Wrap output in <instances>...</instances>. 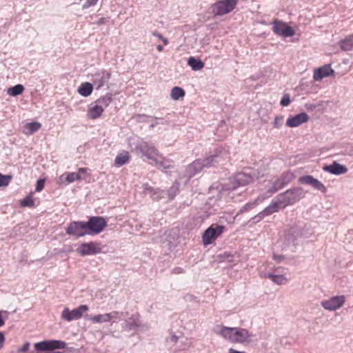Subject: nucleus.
Segmentation results:
<instances>
[{"mask_svg": "<svg viewBox=\"0 0 353 353\" xmlns=\"http://www.w3.org/2000/svg\"><path fill=\"white\" fill-rule=\"evenodd\" d=\"M222 159L223 157L221 155V152H220L219 154H215L203 159H196L187 166L185 175L189 179L192 178L198 172H201L203 168L214 166L219 163Z\"/></svg>", "mask_w": 353, "mask_h": 353, "instance_id": "1", "label": "nucleus"}, {"mask_svg": "<svg viewBox=\"0 0 353 353\" xmlns=\"http://www.w3.org/2000/svg\"><path fill=\"white\" fill-rule=\"evenodd\" d=\"M305 192L303 188L296 187L286 190L285 192L276 196L279 203L285 208L286 206L293 205L305 196Z\"/></svg>", "mask_w": 353, "mask_h": 353, "instance_id": "2", "label": "nucleus"}, {"mask_svg": "<svg viewBox=\"0 0 353 353\" xmlns=\"http://www.w3.org/2000/svg\"><path fill=\"white\" fill-rule=\"evenodd\" d=\"M254 176V172H239L230 179L228 189L234 190L238 187L247 185L253 181Z\"/></svg>", "mask_w": 353, "mask_h": 353, "instance_id": "3", "label": "nucleus"}, {"mask_svg": "<svg viewBox=\"0 0 353 353\" xmlns=\"http://www.w3.org/2000/svg\"><path fill=\"white\" fill-rule=\"evenodd\" d=\"M239 0L219 1L212 6V12L222 16L231 12L236 7Z\"/></svg>", "mask_w": 353, "mask_h": 353, "instance_id": "4", "label": "nucleus"}, {"mask_svg": "<svg viewBox=\"0 0 353 353\" xmlns=\"http://www.w3.org/2000/svg\"><path fill=\"white\" fill-rule=\"evenodd\" d=\"M85 223L88 235L98 234L107 226V222L102 216H92Z\"/></svg>", "mask_w": 353, "mask_h": 353, "instance_id": "5", "label": "nucleus"}, {"mask_svg": "<svg viewBox=\"0 0 353 353\" xmlns=\"http://www.w3.org/2000/svg\"><path fill=\"white\" fill-rule=\"evenodd\" d=\"M88 307L86 305H81L77 308L70 310L68 307H65L61 312V319L66 321H72L79 319L82 317L83 314L88 311Z\"/></svg>", "mask_w": 353, "mask_h": 353, "instance_id": "6", "label": "nucleus"}, {"mask_svg": "<svg viewBox=\"0 0 353 353\" xmlns=\"http://www.w3.org/2000/svg\"><path fill=\"white\" fill-rule=\"evenodd\" d=\"M294 179V174L292 172H285L282 175L272 181V186L268 192L271 194L275 193L285 185L290 183Z\"/></svg>", "mask_w": 353, "mask_h": 353, "instance_id": "7", "label": "nucleus"}, {"mask_svg": "<svg viewBox=\"0 0 353 353\" xmlns=\"http://www.w3.org/2000/svg\"><path fill=\"white\" fill-rule=\"evenodd\" d=\"M142 327L139 314H134L125 321L122 325V330L130 333L131 335H134Z\"/></svg>", "mask_w": 353, "mask_h": 353, "instance_id": "8", "label": "nucleus"}, {"mask_svg": "<svg viewBox=\"0 0 353 353\" xmlns=\"http://www.w3.org/2000/svg\"><path fill=\"white\" fill-rule=\"evenodd\" d=\"M67 234L74 236L77 238L88 235L86 223L85 221H72L65 230Z\"/></svg>", "mask_w": 353, "mask_h": 353, "instance_id": "9", "label": "nucleus"}, {"mask_svg": "<svg viewBox=\"0 0 353 353\" xmlns=\"http://www.w3.org/2000/svg\"><path fill=\"white\" fill-rule=\"evenodd\" d=\"M346 297L344 295L334 296L321 302V306L326 310L335 311L340 309L345 303Z\"/></svg>", "mask_w": 353, "mask_h": 353, "instance_id": "10", "label": "nucleus"}, {"mask_svg": "<svg viewBox=\"0 0 353 353\" xmlns=\"http://www.w3.org/2000/svg\"><path fill=\"white\" fill-rule=\"evenodd\" d=\"M225 227L223 225H211L205 230L202 236L204 245H210L223 232Z\"/></svg>", "mask_w": 353, "mask_h": 353, "instance_id": "11", "label": "nucleus"}, {"mask_svg": "<svg viewBox=\"0 0 353 353\" xmlns=\"http://www.w3.org/2000/svg\"><path fill=\"white\" fill-rule=\"evenodd\" d=\"M77 252L81 256L99 254L101 252V243L95 241L83 243L77 249Z\"/></svg>", "mask_w": 353, "mask_h": 353, "instance_id": "12", "label": "nucleus"}, {"mask_svg": "<svg viewBox=\"0 0 353 353\" xmlns=\"http://www.w3.org/2000/svg\"><path fill=\"white\" fill-rule=\"evenodd\" d=\"M136 149L148 159L154 161L155 165L158 164L159 153L154 145L148 143H143L137 145Z\"/></svg>", "mask_w": 353, "mask_h": 353, "instance_id": "13", "label": "nucleus"}, {"mask_svg": "<svg viewBox=\"0 0 353 353\" xmlns=\"http://www.w3.org/2000/svg\"><path fill=\"white\" fill-rule=\"evenodd\" d=\"M281 209H283L281 204L279 203V201L276 199L275 201H272L270 205L267 206L261 212L257 214L256 216L252 218L254 223H256L261 221L265 216H269L274 212H276Z\"/></svg>", "mask_w": 353, "mask_h": 353, "instance_id": "14", "label": "nucleus"}, {"mask_svg": "<svg viewBox=\"0 0 353 353\" xmlns=\"http://www.w3.org/2000/svg\"><path fill=\"white\" fill-rule=\"evenodd\" d=\"M254 336V334H253L252 332H250L246 329L235 327L233 343H250L253 341V338Z\"/></svg>", "mask_w": 353, "mask_h": 353, "instance_id": "15", "label": "nucleus"}, {"mask_svg": "<svg viewBox=\"0 0 353 353\" xmlns=\"http://www.w3.org/2000/svg\"><path fill=\"white\" fill-rule=\"evenodd\" d=\"M92 76L93 84L97 86V89H99L108 82L111 77V73L105 70H100L97 71Z\"/></svg>", "mask_w": 353, "mask_h": 353, "instance_id": "16", "label": "nucleus"}, {"mask_svg": "<svg viewBox=\"0 0 353 353\" xmlns=\"http://www.w3.org/2000/svg\"><path fill=\"white\" fill-rule=\"evenodd\" d=\"M272 30L276 34L284 37H292L294 34L293 28L287 25V23L275 21L273 23Z\"/></svg>", "mask_w": 353, "mask_h": 353, "instance_id": "17", "label": "nucleus"}, {"mask_svg": "<svg viewBox=\"0 0 353 353\" xmlns=\"http://www.w3.org/2000/svg\"><path fill=\"white\" fill-rule=\"evenodd\" d=\"M299 182L301 184L310 185L315 190H319L323 193L327 192L326 187L317 179L311 175H305L299 179Z\"/></svg>", "mask_w": 353, "mask_h": 353, "instance_id": "18", "label": "nucleus"}, {"mask_svg": "<svg viewBox=\"0 0 353 353\" xmlns=\"http://www.w3.org/2000/svg\"><path fill=\"white\" fill-rule=\"evenodd\" d=\"M214 332L221 336L225 339L234 342L235 327H229L222 325H216L213 329Z\"/></svg>", "mask_w": 353, "mask_h": 353, "instance_id": "19", "label": "nucleus"}, {"mask_svg": "<svg viewBox=\"0 0 353 353\" xmlns=\"http://www.w3.org/2000/svg\"><path fill=\"white\" fill-rule=\"evenodd\" d=\"M308 120V115L305 112H301L295 116L289 117L286 121V125L290 128H295L307 122Z\"/></svg>", "mask_w": 353, "mask_h": 353, "instance_id": "20", "label": "nucleus"}, {"mask_svg": "<svg viewBox=\"0 0 353 353\" xmlns=\"http://www.w3.org/2000/svg\"><path fill=\"white\" fill-rule=\"evenodd\" d=\"M334 73L330 65H324L322 67L316 68L314 71L313 78L315 81H321L325 77H330Z\"/></svg>", "mask_w": 353, "mask_h": 353, "instance_id": "21", "label": "nucleus"}, {"mask_svg": "<svg viewBox=\"0 0 353 353\" xmlns=\"http://www.w3.org/2000/svg\"><path fill=\"white\" fill-rule=\"evenodd\" d=\"M323 170L334 175L343 174L347 172V168L345 165L336 161L329 165L324 166Z\"/></svg>", "mask_w": 353, "mask_h": 353, "instance_id": "22", "label": "nucleus"}, {"mask_svg": "<svg viewBox=\"0 0 353 353\" xmlns=\"http://www.w3.org/2000/svg\"><path fill=\"white\" fill-rule=\"evenodd\" d=\"M103 109L95 102L91 103L88 108L87 116L90 119H96L101 117Z\"/></svg>", "mask_w": 353, "mask_h": 353, "instance_id": "23", "label": "nucleus"}, {"mask_svg": "<svg viewBox=\"0 0 353 353\" xmlns=\"http://www.w3.org/2000/svg\"><path fill=\"white\" fill-rule=\"evenodd\" d=\"M262 277L270 279L273 283L276 285H285L288 283V279L282 274H274L271 273L264 274Z\"/></svg>", "mask_w": 353, "mask_h": 353, "instance_id": "24", "label": "nucleus"}, {"mask_svg": "<svg viewBox=\"0 0 353 353\" xmlns=\"http://www.w3.org/2000/svg\"><path fill=\"white\" fill-rule=\"evenodd\" d=\"M130 160V154L127 151H122L119 153L114 159V165L115 166L119 168L127 163H128Z\"/></svg>", "mask_w": 353, "mask_h": 353, "instance_id": "25", "label": "nucleus"}, {"mask_svg": "<svg viewBox=\"0 0 353 353\" xmlns=\"http://www.w3.org/2000/svg\"><path fill=\"white\" fill-rule=\"evenodd\" d=\"M340 48L344 51L353 50V34L347 36L340 41Z\"/></svg>", "mask_w": 353, "mask_h": 353, "instance_id": "26", "label": "nucleus"}, {"mask_svg": "<svg viewBox=\"0 0 353 353\" xmlns=\"http://www.w3.org/2000/svg\"><path fill=\"white\" fill-rule=\"evenodd\" d=\"M41 127L39 122H30L24 125L23 132L26 134L30 135L38 131Z\"/></svg>", "mask_w": 353, "mask_h": 353, "instance_id": "27", "label": "nucleus"}, {"mask_svg": "<svg viewBox=\"0 0 353 353\" xmlns=\"http://www.w3.org/2000/svg\"><path fill=\"white\" fill-rule=\"evenodd\" d=\"M93 90V85L92 83L85 82L81 84L78 88V92L83 97H88L91 94Z\"/></svg>", "mask_w": 353, "mask_h": 353, "instance_id": "28", "label": "nucleus"}, {"mask_svg": "<svg viewBox=\"0 0 353 353\" xmlns=\"http://www.w3.org/2000/svg\"><path fill=\"white\" fill-rule=\"evenodd\" d=\"M159 162L158 164L156 165L159 168L162 170H168L173 168V161L162 157L160 154L158 157Z\"/></svg>", "mask_w": 353, "mask_h": 353, "instance_id": "29", "label": "nucleus"}, {"mask_svg": "<svg viewBox=\"0 0 353 353\" xmlns=\"http://www.w3.org/2000/svg\"><path fill=\"white\" fill-rule=\"evenodd\" d=\"M112 100V95L110 93H108L103 97H101L99 99H97L95 103H97L99 106L102 108V109H105L107 108L111 103Z\"/></svg>", "mask_w": 353, "mask_h": 353, "instance_id": "30", "label": "nucleus"}, {"mask_svg": "<svg viewBox=\"0 0 353 353\" xmlns=\"http://www.w3.org/2000/svg\"><path fill=\"white\" fill-rule=\"evenodd\" d=\"M188 64L194 71L200 70L203 68L204 63L199 59H196L193 57H190L188 60Z\"/></svg>", "mask_w": 353, "mask_h": 353, "instance_id": "31", "label": "nucleus"}, {"mask_svg": "<svg viewBox=\"0 0 353 353\" xmlns=\"http://www.w3.org/2000/svg\"><path fill=\"white\" fill-rule=\"evenodd\" d=\"M110 315L109 314H98L94 316H86L87 319H90L94 322L96 323H105L110 321Z\"/></svg>", "mask_w": 353, "mask_h": 353, "instance_id": "32", "label": "nucleus"}, {"mask_svg": "<svg viewBox=\"0 0 353 353\" xmlns=\"http://www.w3.org/2000/svg\"><path fill=\"white\" fill-rule=\"evenodd\" d=\"M185 90L180 87H174L171 90V97L174 100H179L185 96Z\"/></svg>", "mask_w": 353, "mask_h": 353, "instance_id": "33", "label": "nucleus"}, {"mask_svg": "<svg viewBox=\"0 0 353 353\" xmlns=\"http://www.w3.org/2000/svg\"><path fill=\"white\" fill-rule=\"evenodd\" d=\"M24 90L23 85L17 84L13 87L8 88V94L12 97H16L23 93Z\"/></svg>", "mask_w": 353, "mask_h": 353, "instance_id": "34", "label": "nucleus"}, {"mask_svg": "<svg viewBox=\"0 0 353 353\" xmlns=\"http://www.w3.org/2000/svg\"><path fill=\"white\" fill-rule=\"evenodd\" d=\"M20 205L21 207H34V201L32 199V193L26 196L23 199L21 200Z\"/></svg>", "mask_w": 353, "mask_h": 353, "instance_id": "35", "label": "nucleus"}, {"mask_svg": "<svg viewBox=\"0 0 353 353\" xmlns=\"http://www.w3.org/2000/svg\"><path fill=\"white\" fill-rule=\"evenodd\" d=\"M82 176H79V173L70 172L67 174L66 181L69 183L74 182L75 181L82 179Z\"/></svg>", "mask_w": 353, "mask_h": 353, "instance_id": "36", "label": "nucleus"}, {"mask_svg": "<svg viewBox=\"0 0 353 353\" xmlns=\"http://www.w3.org/2000/svg\"><path fill=\"white\" fill-rule=\"evenodd\" d=\"M12 179L11 175H3L0 172V187H6Z\"/></svg>", "mask_w": 353, "mask_h": 353, "instance_id": "37", "label": "nucleus"}, {"mask_svg": "<svg viewBox=\"0 0 353 353\" xmlns=\"http://www.w3.org/2000/svg\"><path fill=\"white\" fill-rule=\"evenodd\" d=\"M179 190L178 183L174 184L168 191V196L170 199H172L176 194Z\"/></svg>", "mask_w": 353, "mask_h": 353, "instance_id": "38", "label": "nucleus"}, {"mask_svg": "<svg viewBox=\"0 0 353 353\" xmlns=\"http://www.w3.org/2000/svg\"><path fill=\"white\" fill-rule=\"evenodd\" d=\"M259 201V199H256L255 201H254L253 202H250V203H248L247 204H245L244 206H243V208L241 209L240 212H246L248 210H250L252 208H254L256 205H257V202Z\"/></svg>", "mask_w": 353, "mask_h": 353, "instance_id": "39", "label": "nucleus"}, {"mask_svg": "<svg viewBox=\"0 0 353 353\" xmlns=\"http://www.w3.org/2000/svg\"><path fill=\"white\" fill-rule=\"evenodd\" d=\"M291 102L290 100V96L289 94H283V97L281 98V100L280 101V105L283 107H286L290 105Z\"/></svg>", "mask_w": 353, "mask_h": 353, "instance_id": "40", "label": "nucleus"}, {"mask_svg": "<svg viewBox=\"0 0 353 353\" xmlns=\"http://www.w3.org/2000/svg\"><path fill=\"white\" fill-rule=\"evenodd\" d=\"M163 193V191L159 190V189H154L153 192L150 194L151 197L154 201H159L162 197V194Z\"/></svg>", "mask_w": 353, "mask_h": 353, "instance_id": "41", "label": "nucleus"}, {"mask_svg": "<svg viewBox=\"0 0 353 353\" xmlns=\"http://www.w3.org/2000/svg\"><path fill=\"white\" fill-rule=\"evenodd\" d=\"M283 123V116H277L275 117L274 121L273 122V127L275 128H280Z\"/></svg>", "mask_w": 353, "mask_h": 353, "instance_id": "42", "label": "nucleus"}, {"mask_svg": "<svg viewBox=\"0 0 353 353\" xmlns=\"http://www.w3.org/2000/svg\"><path fill=\"white\" fill-rule=\"evenodd\" d=\"M294 233L295 231L294 230H290L286 234V239L289 243L294 242V241L296 239V235H294Z\"/></svg>", "mask_w": 353, "mask_h": 353, "instance_id": "43", "label": "nucleus"}, {"mask_svg": "<svg viewBox=\"0 0 353 353\" xmlns=\"http://www.w3.org/2000/svg\"><path fill=\"white\" fill-rule=\"evenodd\" d=\"M44 184H45L44 179H39L36 183V188H35L36 192L41 191L44 188Z\"/></svg>", "mask_w": 353, "mask_h": 353, "instance_id": "44", "label": "nucleus"}, {"mask_svg": "<svg viewBox=\"0 0 353 353\" xmlns=\"http://www.w3.org/2000/svg\"><path fill=\"white\" fill-rule=\"evenodd\" d=\"M99 0H87L85 3L83 5V9H88L91 6H93L97 4Z\"/></svg>", "mask_w": 353, "mask_h": 353, "instance_id": "45", "label": "nucleus"}, {"mask_svg": "<svg viewBox=\"0 0 353 353\" xmlns=\"http://www.w3.org/2000/svg\"><path fill=\"white\" fill-rule=\"evenodd\" d=\"M109 20H110L109 17H101L99 20L94 21V24H96L97 26H101V25L106 24L107 23H108Z\"/></svg>", "mask_w": 353, "mask_h": 353, "instance_id": "46", "label": "nucleus"}, {"mask_svg": "<svg viewBox=\"0 0 353 353\" xmlns=\"http://www.w3.org/2000/svg\"><path fill=\"white\" fill-rule=\"evenodd\" d=\"M143 188L145 190V192L148 193V194H151L152 192H153V191L154 190V189L150 186L148 184L145 183V184H143Z\"/></svg>", "mask_w": 353, "mask_h": 353, "instance_id": "47", "label": "nucleus"}, {"mask_svg": "<svg viewBox=\"0 0 353 353\" xmlns=\"http://www.w3.org/2000/svg\"><path fill=\"white\" fill-rule=\"evenodd\" d=\"M273 259H274V261H276V262H278V263H281V261H283L284 260L285 257H284V256L281 255V254H279V255L274 254V255L273 256Z\"/></svg>", "mask_w": 353, "mask_h": 353, "instance_id": "48", "label": "nucleus"}, {"mask_svg": "<svg viewBox=\"0 0 353 353\" xmlns=\"http://www.w3.org/2000/svg\"><path fill=\"white\" fill-rule=\"evenodd\" d=\"M29 347H30V343L26 342L23 345V346L19 350V351L21 352H26L29 350Z\"/></svg>", "mask_w": 353, "mask_h": 353, "instance_id": "49", "label": "nucleus"}, {"mask_svg": "<svg viewBox=\"0 0 353 353\" xmlns=\"http://www.w3.org/2000/svg\"><path fill=\"white\" fill-rule=\"evenodd\" d=\"M88 169L86 168H81L78 170L77 173H79V176H82V174H85L88 172Z\"/></svg>", "mask_w": 353, "mask_h": 353, "instance_id": "50", "label": "nucleus"}, {"mask_svg": "<svg viewBox=\"0 0 353 353\" xmlns=\"http://www.w3.org/2000/svg\"><path fill=\"white\" fill-rule=\"evenodd\" d=\"M108 314L110 316V320L111 319H117L119 315V312L114 311V312L108 313Z\"/></svg>", "mask_w": 353, "mask_h": 353, "instance_id": "51", "label": "nucleus"}, {"mask_svg": "<svg viewBox=\"0 0 353 353\" xmlns=\"http://www.w3.org/2000/svg\"><path fill=\"white\" fill-rule=\"evenodd\" d=\"M5 341V335L2 332H0V348L2 347L3 343Z\"/></svg>", "mask_w": 353, "mask_h": 353, "instance_id": "52", "label": "nucleus"}, {"mask_svg": "<svg viewBox=\"0 0 353 353\" xmlns=\"http://www.w3.org/2000/svg\"><path fill=\"white\" fill-rule=\"evenodd\" d=\"M232 256L230 254L228 253H224L223 254L220 255V257L221 259H225L230 260V258H231Z\"/></svg>", "mask_w": 353, "mask_h": 353, "instance_id": "53", "label": "nucleus"}, {"mask_svg": "<svg viewBox=\"0 0 353 353\" xmlns=\"http://www.w3.org/2000/svg\"><path fill=\"white\" fill-rule=\"evenodd\" d=\"M3 312L0 311V327L3 326L4 324H5V321H4V319H3V316H2V313Z\"/></svg>", "mask_w": 353, "mask_h": 353, "instance_id": "54", "label": "nucleus"}, {"mask_svg": "<svg viewBox=\"0 0 353 353\" xmlns=\"http://www.w3.org/2000/svg\"><path fill=\"white\" fill-rule=\"evenodd\" d=\"M152 35L158 37L159 39H163V35L157 31L152 32Z\"/></svg>", "mask_w": 353, "mask_h": 353, "instance_id": "55", "label": "nucleus"}, {"mask_svg": "<svg viewBox=\"0 0 353 353\" xmlns=\"http://www.w3.org/2000/svg\"><path fill=\"white\" fill-rule=\"evenodd\" d=\"M229 353H245V352L242 351V352H240V351H237V350H235L232 348H230L229 350Z\"/></svg>", "mask_w": 353, "mask_h": 353, "instance_id": "56", "label": "nucleus"}, {"mask_svg": "<svg viewBox=\"0 0 353 353\" xmlns=\"http://www.w3.org/2000/svg\"><path fill=\"white\" fill-rule=\"evenodd\" d=\"M177 340H178V337L175 335L172 336L170 338V341L173 343H176Z\"/></svg>", "mask_w": 353, "mask_h": 353, "instance_id": "57", "label": "nucleus"}, {"mask_svg": "<svg viewBox=\"0 0 353 353\" xmlns=\"http://www.w3.org/2000/svg\"><path fill=\"white\" fill-rule=\"evenodd\" d=\"M161 40L163 42L164 45L168 44V40L163 37V39H161Z\"/></svg>", "mask_w": 353, "mask_h": 353, "instance_id": "58", "label": "nucleus"}, {"mask_svg": "<svg viewBox=\"0 0 353 353\" xmlns=\"http://www.w3.org/2000/svg\"><path fill=\"white\" fill-rule=\"evenodd\" d=\"M157 49L159 52H162L163 50V47L161 45H158L157 46Z\"/></svg>", "mask_w": 353, "mask_h": 353, "instance_id": "59", "label": "nucleus"}, {"mask_svg": "<svg viewBox=\"0 0 353 353\" xmlns=\"http://www.w3.org/2000/svg\"><path fill=\"white\" fill-rule=\"evenodd\" d=\"M156 124H157V123H152V124H151V125H150V128H153L155 126V125H156Z\"/></svg>", "mask_w": 353, "mask_h": 353, "instance_id": "60", "label": "nucleus"}]
</instances>
